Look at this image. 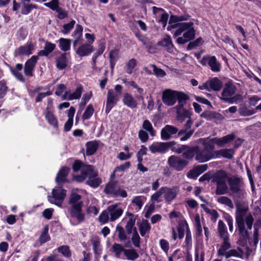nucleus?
I'll use <instances>...</instances> for the list:
<instances>
[{"label": "nucleus", "instance_id": "1", "mask_svg": "<svg viewBox=\"0 0 261 261\" xmlns=\"http://www.w3.org/2000/svg\"><path fill=\"white\" fill-rule=\"evenodd\" d=\"M248 208L245 207L240 208L239 209L240 214L237 215L236 218L239 235L238 244L242 246L246 244L247 240L249 239V230H251L254 222V218L251 214L248 215L244 219V216Z\"/></svg>", "mask_w": 261, "mask_h": 261}, {"label": "nucleus", "instance_id": "2", "mask_svg": "<svg viewBox=\"0 0 261 261\" xmlns=\"http://www.w3.org/2000/svg\"><path fill=\"white\" fill-rule=\"evenodd\" d=\"M56 182L57 186L52 191L51 195L48 196L49 202L58 206H61L65 195L64 189L65 182V168L62 167L57 174Z\"/></svg>", "mask_w": 261, "mask_h": 261}, {"label": "nucleus", "instance_id": "3", "mask_svg": "<svg viewBox=\"0 0 261 261\" xmlns=\"http://www.w3.org/2000/svg\"><path fill=\"white\" fill-rule=\"evenodd\" d=\"M176 109L177 118L180 122H182L186 118H188L186 124L178 134V136H181L180 140L185 141L190 139L194 133V129H191L193 121L191 118V113L183 107H175Z\"/></svg>", "mask_w": 261, "mask_h": 261}, {"label": "nucleus", "instance_id": "4", "mask_svg": "<svg viewBox=\"0 0 261 261\" xmlns=\"http://www.w3.org/2000/svg\"><path fill=\"white\" fill-rule=\"evenodd\" d=\"M236 91V86L232 81H228L224 84L220 99L229 104L242 102L243 100V96L240 94H235Z\"/></svg>", "mask_w": 261, "mask_h": 261}, {"label": "nucleus", "instance_id": "5", "mask_svg": "<svg viewBox=\"0 0 261 261\" xmlns=\"http://www.w3.org/2000/svg\"><path fill=\"white\" fill-rule=\"evenodd\" d=\"M200 140L204 147L202 150H200L198 147V151L195 156V160L200 163H203L216 158L215 145H213V142H211L210 138L200 139Z\"/></svg>", "mask_w": 261, "mask_h": 261}, {"label": "nucleus", "instance_id": "6", "mask_svg": "<svg viewBox=\"0 0 261 261\" xmlns=\"http://www.w3.org/2000/svg\"><path fill=\"white\" fill-rule=\"evenodd\" d=\"M194 23L192 22H182L171 26H168V30H171L172 29L177 28V30L174 34L175 37L180 35L183 32V37L186 39V41L188 42L193 39L195 36V31L192 27Z\"/></svg>", "mask_w": 261, "mask_h": 261}, {"label": "nucleus", "instance_id": "7", "mask_svg": "<svg viewBox=\"0 0 261 261\" xmlns=\"http://www.w3.org/2000/svg\"><path fill=\"white\" fill-rule=\"evenodd\" d=\"M227 181L231 192L230 195L234 198H240L243 196L244 190L242 189L244 182L242 178L232 176L227 178Z\"/></svg>", "mask_w": 261, "mask_h": 261}, {"label": "nucleus", "instance_id": "8", "mask_svg": "<svg viewBox=\"0 0 261 261\" xmlns=\"http://www.w3.org/2000/svg\"><path fill=\"white\" fill-rule=\"evenodd\" d=\"M98 173L92 165L86 164L83 166L80 175H73V178L77 182H82L89 178L96 177Z\"/></svg>", "mask_w": 261, "mask_h": 261}, {"label": "nucleus", "instance_id": "9", "mask_svg": "<svg viewBox=\"0 0 261 261\" xmlns=\"http://www.w3.org/2000/svg\"><path fill=\"white\" fill-rule=\"evenodd\" d=\"M104 192L106 194H111L114 197L120 196L125 198L127 196L126 191L121 189L115 181L108 182L105 187Z\"/></svg>", "mask_w": 261, "mask_h": 261}, {"label": "nucleus", "instance_id": "10", "mask_svg": "<svg viewBox=\"0 0 261 261\" xmlns=\"http://www.w3.org/2000/svg\"><path fill=\"white\" fill-rule=\"evenodd\" d=\"M175 144L176 142L174 141L168 142H154L149 146V149L152 153H165Z\"/></svg>", "mask_w": 261, "mask_h": 261}, {"label": "nucleus", "instance_id": "11", "mask_svg": "<svg viewBox=\"0 0 261 261\" xmlns=\"http://www.w3.org/2000/svg\"><path fill=\"white\" fill-rule=\"evenodd\" d=\"M83 205V202H81L79 204L72 205L69 210L70 217L75 219L78 224L83 222L85 220V215L82 212Z\"/></svg>", "mask_w": 261, "mask_h": 261}, {"label": "nucleus", "instance_id": "12", "mask_svg": "<svg viewBox=\"0 0 261 261\" xmlns=\"http://www.w3.org/2000/svg\"><path fill=\"white\" fill-rule=\"evenodd\" d=\"M169 165L177 171H181L188 164V162L176 155H171L168 160Z\"/></svg>", "mask_w": 261, "mask_h": 261}, {"label": "nucleus", "instance_id": "13", "mask_svg": "<svg viewBox=\"0 0 261 261\" xmlns=\"http://www.w3.org/2000/svg\"><path fill=\"white\" fill-rule=\"evenodd\" d=\"M200 63L203 66L208 64L214 72H217L220 70L221 65L217 61L215 56H204L200 61Z\"/></svg>", "mask_w": 261, "mask_h": 261}, {"label": "nucleus", "instance_id": "14", "mask_svg": "<svg viewBox=\"0 0 261 261\" xmlns=\"http://www.w3.org/2000/svg\"><path fill=\"white\" fill-rule=\"evenodd\" d=\"M119 99V94L115 93L112 89L108 90L105 110L107 114H108L112 108L116 105Z\"/></svg>", "mask_w": 261, "mask_h": 261}, {"label": "nucleus", "instance_id": "15", "mask_svg": "<svg viewBox=\"0 0 261 261\" xmlns=\"http://www.w3.org/2000/svg\"><path fill=\"white\" fill-rule=\"evenodd\" d=\"M176 91L167 89L163 91L162 99L164 103L168 106H172L176 103Z\"/></svg>", "mask_w": 261, "mask_h": 261}, {"label": "nucleus", "instance_id": "16", "mask_svg": "<svg viewBox=\"0 0 261 261\" xmlns=\"http://www.w3.org/2000/svg\"><path fill=\"white\" fill-rule=\"evenodd\" d=\"M110 215V221L114 222L118 219L122 214L123 210L119 206L118 204L109 205L107 208Z\"/></svg>", "mask_w": 261, "mask_h": 261}, {"label": "nucleus", "instance_id": "17", "mask_svg": "<svg viewBox=\"0 0 261 261\" xmlns=\"http://www.w3.org/2000/svg\"><path fill=\"white\" fill-rule=\"evenodd\" d=\"M38 60L36 56H33L25 63L24 68V72L27 76H33L35 65Z\"/></svg>", "mask_w": 261, "mask_h": 261}, {"label": "nucleus", "instance_id": "18", "mask_svg": "<svg viewBox=\"0 0 261 261\" xmlns=\"http://www.w3.org/2000/svg\"><path fill=\"white\" fill-rule=\"evenodd\" d=\"M162 188L164 198L167 202H170L176 197L178 193V189L177 187L172 188L163 187Z\"/></svg>", "mask_w": 261, "mask_h": 261}, {"label": "nucleus", "instance_id": "19", "mask_svg": "<svg viewBox=\"0 0 261 261\" xmlns=\"http://www.w3.org/2000/svg\"><path fill=\"white\" fill-rule=\"evenodd\" d=\"M178 129L174 126L166 125L162 128L161 133V138L163 140L170 139L173 135L178 133Z\"/></svg>", "mask_w": 261, "mask_h": 261}, {"label": "nucleus", "instance_id": "20", "mask_svg": "<svg viewBox=\"0 0 261 261\" xmlns=\"http://www.w3.org/2000/svg\"><path fill=\"white\" fill-rule=\"evenodd\" d=\"M34 45L31 43H28L23 46L17 48L15 51V56L21 55L29 56L32 54Z\"/></svg>", "mask_w": 261, "mask_h": 261}, {"label": "nucleus", "instance_id": "21", "mask_svg": "<svg viewBox=\"0 0 261 261\" xmlns=\"http://www.w3.org/2000/svg\"><path fill=\"white\" fill-rule=\"evenodd\" d=\"M209 92L212 90L219 91L223 87V83L217 77H213L207 81Z\"/></svg>", "mask_w": 261, "mask_h": 261}, {"label": "nucleus", "instance_id": "22", "mask_svg": "<svg viewBox=\"0 0 261 261\" xmlns=\"http://www.w3.org/2000/svg\"><path fill=\"white\" fill-rule=\"evenodd\" d=\"M94 51V48L89 44H85L80 46L76 50V54L80 57L88 56Z\"/></svg>", "mask_w": 261, "mask_h": 261}, {"label": "nucleus", "instance_id": "23", "mask_svg": "<svg viewBox=\"0 0 261 261\" xmlns=\"http://www.w3.org/2000/svg\"><path fill=\"white\" fill-rule=\"evenodd\" d=\"M122 100L124 104L128 108L134 109L137 107L138 103L137 100L128 93L124 94Z\"/></svg>", "mask_w": 261, "mask_h": 261}, {"label": "nucleus", "instance_id": "24", "mask_svg": "<svg viewBox=\"0 0 261 261\" xmlns=\"http://www.w3.org/2000/svg\"><path fill=\"white\" fill-rule=\"evenodd\" d=\"M198 151V146H195L190 147L187 145L185 151L183 152L182 156L187 159H192L195 155H197Z\"/></svg>", "mask_w": 261, "mask_h": 261}, {"label": "nucleus", "instance_id": "25", "mask_svg": "<svg viewBox=\"0 0 261 261\" xmlns=\"http://www.w3.org/2000/svg\"><path fill=\"white\" fill-rule=\"evenodd\" d=\"M223 243L218 251V255L219 256L225 255L226 251L231 247L230 243H229V237L222 238Z\"/></svg>", "mask_w": 261, "mask_h": 261}, {"label": "nucleus", "instance_id": "26", "mask_svg": "<svg viewBox=\"0 0 261 261\" xmlns=\"http://www.w3.org/2000/svg\"><path fill=\"white\" fill-rule=\"evenodd\" d=\"M158 45L165 48L169 53L173 51V44L170 36H167L164 39L158 42Z\"/></svg>", "mask_w": 261, "mask_h": 261}, {"label": "nucleus", "instance_id": "27", "mask_svg": "<svg viewBox=\"0 0 261 261\" xmlns=\"http://www.w3.org/2000/svg\"><path fill=\"white\" fill-rule=\"evenodd\" d=\"M227 173L223 170H219L212 177V181L217 184L226 181Z\"/></svg>", "mask_w": 261, "mask_h": 261}, {"label": "nucleus", "instance_id": "28", "mask_svg": "<svg viewBox=\"0 0 261 261\" xmlns=\"http://www.w3.org/2000/svg\"><path fill=\"white\" fill-rule=\"evenodd\" d=\"M86 154L92 155L94 154L98 148V143L96 141H89L86 143Z\"/></svg>", "mask_w": 261, "mask_h": 261}, {"label": "nucleus", "instance_id": "29", "mask_svg": "<svg viewBox=\"0 0 261 261\" xmlns=\"http://www.w3.org/2000/svg\"><path fill=\"white\" fill-rule=\"evenodd\" d=\"M233 151L231 149H222L219 150H216V158H219L221 156L230 159L233 157Z\"/></svg>", "mask_w": 261, "mask_h": 261}, {"label": "nucleus", "instance_id": "30", "mask_svg": "<svg viewBox=\"0 0 261 261\" xmlns=\"http://www.w3.org/2000/svg\"><path fill=\"white\" fill-rule=\"evenodd\" d=\"M176 101L178 100V105L176 107H183L186 103V101L189 99V97L184 92L176 91Z\"/></svg>", "mask_w": 261, "mask_h": 261}, {"label": "nucleus", "instance_id": "31", "mask_svg": "<svg viewBox=\"0 0 261 261\" xmlns=\"http://www.w3.org/2000/svg\"><path fill=\"white\" fill-rule=\"evenodd\" d=\"M56 45L49 42H46L44 49L40 50L38 53L40 56H47L55 48Z\"/></svg>", "mask_w": 261, "mask_h": 261}, {"label": "nucleus", "instance_id": "32", "mask_svg": "<svg viewBox=\"0 0 261 261\" xmlns=\"http://www.w3.org/2000/svg\"><path fill=\"white\" fill-rule=\"evenodd\" d=\"M244 255V252L243 250L238 247L237 249H231L226 252L225 255L226 258H228L231 256H234L240 258H243Z\"/></svg>", "mask_w": 261, "mask_h": 261}, {"label": "nucleus", "instance_id": "33", "mask_svg": "<svg viewBox=\"0 0 261 261\" xmlns=\"http://www.w3.org/2000/svg\"><path fill=\"white\" fill-rule=\"evenodd\" d=\"M77 189H73L70 196L69 203L72 205L80 203L82 201H80L82 196L77 193Z\"/></svg>", "mask_w": 261, "mask_h": 261}, {"label": "nucleus", "instance_id": "34", "mask_svg": "<svg viewBox=\"0 0 261 261\" xmlns=\"http://www.w3.org/2000/svg\"><path fill=\"white\" fill-rule=\"evenodd\" d=\"M218 231L220 238L229 237L226 226L222 220L218 221Z\"/></svg>", "mask_w": 261, "mask_h": 261}, {"label": "nucleus", "instance_id": "35", "mask_svg": "<svg viewBox=\"0 0 261 261\" xmlns=\"http://www.w3.org/2000/svg\"><path fill=\"white\" fill-rule=\"evenodd\" d=\"M83 34V27L80 24L76 26V29L73 33V36L75 38L73 41V46L75 47L77 42L81 40Z\"/></svg>", "mask_w": 261, "mask_h": 261}, {"label": "nucleus", "instance_id": "36", "mask_svg": "<svg viewBox=\"0 0 261 261\" xmlns=\"http://www.w3.org/2000/svg\"><path fill=\"white\" fill-rule=\"evenodd\" d=\"M151 226L149 222L146 220H143L139 225V230L140 234L143 237L146 233H148L150 230Z\"/></svg>", "mask_w": 261, "mask_h": 261}, {"label": "nucleus", "instance_id": "37", "mask_svg": "<svg viewBox=\"0 0 261 261\" xmlns=\"http://www.w3.org/2000/svg\"><path fill=\"white\" fill-rule=\"evenodd\" d=\"M228 188L226 185V181L217 184L216 190V195H223L228 193Z\"/></svg>", "mask_w": 261, "mask_h": 261}, {"label": "nucleus", "instance_id": "38", "mask_svg": "<svg viewBox=\"0 0 261 261\" xmlns=\"http://www.w3.org/2000/svg\"><path fill=\"white\" fill-rule=\"evenodd\" d=\"M75 112V109L71 107L70 108L69 111L68 112V120L67 122H66V132L69 131L73 124V117L74 116V113Z\"/></svg>", "mask_w": 261, "mask_h": 261}, {"label": "nucleus", "instance_id": "39", "mask_svg": "<svg viewBox=\"0 0 261 261\" xmlns=\"http://www.w3.org/2000/svg\"><path fill=\"white\" fill-rule=\"evenodd\" d=\"M45 118L49 124L54 128L58 127V121L54 115L51 112H47L45 114Z\"/></svg>", "mask_w": 261, "mask_h": 261}, {"label": "nucleus", "instance_id": "40", "mask_svg": "<svg viewBox=\"0 0 261 261\" xmlns=\"http://www.w3.org/2000/svg\"><path fill=\"white\" fill-rule=\"evenodd\" d=\"M91 242L93 246V250L95 253H100V249L99 247L100 246V238L98 236H94L91 239Z\"/></svg>", "mask_w": 261, "mask_h": 261}, {"label": "nucleus", "instance_id": "41", "mask_svg": "<svg viewBox=\"0 0 261 261\" xmlns=\"http://www.w3.org/2000/svg\"><path fill=\"white\" fill-rule=\"evenodd\" d=\"M185 227L186 228V230L187 229V228H189L188 225L186 221L179 222L177 230L178 238L180 239L183 238L184 236Z\"/></svg>", "mask_w": 261, "mask_h": 261}, {"label": "nucleus", "instance_id": "42", "mask_svg": "<svg viewBox=\"0 0 261 261\" xmlns=\"http://www.w3.org/2000/svg\"><path fill=\"white\" fill-rule=\"evenodd\" d=\"M142 128L148 132L151 136H155V131L153 129L152 124L149 120H145L143 121Z\"/></svg>", "mask_w": 261, "mask_h": 261}, {"label": "nucleus", "instance_id": "43", "mask_svg": "<svg viewBox=\"0 0 261 261\" xmlns=\"http://www.w3.org/2000/svg\"><path fill=\"white\" fill-rule=\"evenodd\" d=\"M217 201L222 204L225 205L230 208H233V204L231 200L226 196H221L217 199Z\"/></svg>", "mask_w": 261, "mask_h": 261}, {"label": "nucleus", "instance_id": "44", "mask_svg": "<svg viewBox=\"0 0 261 261\" xmlns=\"http://www.w3.org/2000/svg\"><path fill=\"white\" fill-rule=\"evenodd\" d=\"M82 91V87L81 86L78 87L74 92L69 94L68 99L71 100L80 98L81 96Z\"/></svg>", "mask_w": 261, "mask_h": 261}, {"label": "nucleus", "instance_id": "45", "mask_svg": "<svg viewBox=\"0 0 261 261\" xmlns=\"http://www.w3.org/2000/svg\"><path fill=\"white\" fill-rule=\"evenodd\" d=\"M239 112L241 116H249L255 114L256 111L248 109L246 106H242L239 108Z\"/></svg>", "mask_w": 261, "mask_h": 261}, {"label": "nucleus", "instance_id": "46", "mask_svg": "<svg viewBox=\"0 0 261 261\" xmlns=\"http://www.w3.org/2000/svg\"><path fill=\"white\" fill-rule=\"evenodd\" d=\"M124 255L129 260H134L139 257L138 253L134 249H127L124 251Z\"/></svg>", "mask_w": 261, "mask_h": 261}, {"label": "nucleus", "instance_id": "47", "mask_svg": "<svg viewBox=\"0 0 261 261\" xmlns=\"http://www.w3.org/2000/svg\"><path fill=\"white\" fill-rule=\"evenodd\" d=\"M105 49V42L104 41H101L99 45H98V48L97 51L96 53L94 54L92 57V61L93 62L95 63V62L96 61L97 58L101 55L104 51Z\"/></svg>", "mask_w": 261, "mask_h": 261}, {"label": "nucleus", "instance_id": "48", "mask_svg": "<svg viewBox=\"0 0 261 261\" xmlns=\"http://www.w3.org/2000/svg\"><path fill=\"white\" fill-rule=\"evenodd\" d=\"M86 184L93 188H96L99 186L101 182L100 178L96 177L89 178L86 180Z\"/></svg>", "mask_w": 261, "mask_h": 261}, {"label": "nucleus", "instance_id": "49", "mask_svg": "<svg viewBox=\"0 0 261 261\" xmlns=\"http://www.w3.org/2000/svg\"><path fill=\"white\" fill-rule=\"evenodd\" d=\"M136 218H129L125 225V229L127 234H129L133 232L134 228L135 227V224Z\"/></svg>", "mask_w": 261, "mask_h": 261}, {"label": "nucleus", "instance_id": "50", "mask_svg": "<svg viewBox=\"0 0 261 261\" xmlns=\"http://www.w3.org/2000/svg\"><path fill=\"white\" fill-rule=\"evenodd\" d=\"M140 238L139 236V234L137 232V228L134 227L133 229V234L132 238V241L134 244V245L136 247H140Z\"/></svg>", "mask_w": 261, "mask_h": 261}, {"label": "nucleus", "instance_id": "51", "mask_svg": "<svg viewBox=\"0 0 261 261\" xmlns=\"http://www.w3.org/2000/svg\"><path fill=\"white\" fill-rule=\"evenodd\" d=\"M113 251L115 253V255L117 257H120L122 252L125 250L123 246L119 244L115 243L112 246Z\"/></svg>", "mask_w": 261, "mask_h": 261}, {"label": "nucleus", "instance_id": "52", "mask_svg": "<svg viewBox=\"0 0 261 261\" xmlns=\"http://www.w3.org/2000/svg\"><path fill=\"white\" fill-rule=\"evenodd\" d=\"M163 194V188H160L158 191L151 196V201L153 202H160L162 201L161 197Z\"/></svg>", "mask_w": 261, "mask_h": 261}, {"label": "nucleus", "instance_id": "53", "mask_svg": "<svg viewBox=\"0 0 261 261\" xmlns=\"http://www.w3.org/2000/svg\"><path fill=\"white\" fill-rule=\"evenodd\" d=\"M137 66V61L135 59H132L126 63V72L132 74L134 69Z\"/></svg>", "mask_w": 261, "mask_h": 261}, {"label": "nucleus", "instance_id": "54", "mask_svg": "<svg viewBox=\"0 0 261 261\" xmlns=\"http://www.w3.org/2000/svg\"><path fill=\"white\" fill-rule=\"evenodd\" d=\"M99 221L102 224H105L110 220V215L107 210L103 211L99 216Z\"/></svg>", "mask_w": 261, "mask_h": 261}, {"label": "nucleus", "instance_id": "55", "mask_svg": "<svg viewBox=\"0 0 261 261\" xmlns=\"http://www.w3.org/2000/svg\"><path fill=\"white\" fill-rule=\"evenodd\" d=\"M94 109L91 105H89L84 113L82 118L84 120L89 119L94 113Z\"/></svg>", "mask_w": 261, "mask_h": 261}, {"label": "nucleus", "instance_id": "56", "mask_svg": "<svg viewBox=\"0 0 261 261\" xmlns=\"http://www.w3.org/2000/svg\"><path fill=\"white\" fill-rule=\"evenodd\" d=\"M188 16H177L175 15H172L169 20V24L170 25H172V23L182 21L184 20H186L188 19Z\"/></svg>", "mask_w": 261, "mask_h": 261}, {"label": "nucleus", "instance_id": "57", "mask_svg": "<svg viewBox=\"0 0 261 261\" xmlns=\"http://www.w3.org/2000/svg\"><path fill=\"white\" fill-rule=\"evenodd\" d=\"M116 231H118V238L120 241H122L127 239V236L124 228L122 226L118 225L116 227Z\"/></svg>", "mask_w": 261, "mask_h": 261}, {"label": "nucleus", "instance_id": "58", "mask_svg": "<svg viewBox=\"0 0 261 261\" xmlns=\"http://www.w3.org/2000/svg\"><path fill=\"white\" fill-rule=\"evenodd\" d=\"M145 198L141 196H136L132 200V203L138 206L139 210H140L143 205V201Z\"/></svg>", "mask_w": 261, "mask_h": 261}, {"label": "nucleus", "instance_id": "59", "mask_svg": "<svg viewBox=\"0 0 261 261\" xmlns=\"http://www.w3.org/2000/svg\"><path fill=\"white\" fill-rule=\"evenodd\" d=\"M48 228L47 226H46L40 237V241L41 243H44L49 240L50 238L48 234Z\"/></svg>", "mask_w": 261, "mask_h": 261}, {"label": "nucleus", "instance_id": "60", "mask_svg": "<svg viewBox=\"0 0 261 261\" xmlns=\"http://www.w3.org/2000/svg\"><path fill=\"white\" fill-rule=\"evenodd\" d=\"M210 141H211V142H213V145H215V144H216L218 146L220 147H222L226 144L223 137L210 138Z\"/></svg>", "mask_w": 261, "mask_h": 261}, {"label": "nucleus", "instance_id": "61", "mask_svg": "<svg viewBox=\"0 0 261 261\" xmlns=\"http://www.w3.org/2000/svg\"><path fill=\"white\" fill-rule=\"evenodd\" d=\"M8 87L4 80L0 81V98H3L7 91Z\"/></svg>", "mask_w": 261, "mask_h": 261}, {"label": "nucleus", "instance_id": "62", "mask_svg": "<svg viewBox=\"0 0 261 261\" xmlns=\"http://www.w3.org/2000/svg\"><path fill=\"white\" fill-rule=\"evenodd\" d=\"M57 67L60 69H64L65 67V55L64 54L57 60Z\"/></svg>", "mask_w": 261, "mask_h": 261}, {"label": "nucleus", "instance_id": "63", "mask_svg": "<svg viewBox=\"0 0 261 261\" xmlns=\"http://www.w3.org/2000/svg\"><path fill=\"white\" fill-rule=\"evenodd\" d=\"M45 6L48 7L53 10L59 11V7L58 6V0H52L51 2L46 3L44 4Z\"/></svg>", "mask_w": 261, "mask_h": 261}, {"label": "nucleus", "instance_id": "64", "mask_svg": "<svg viewBox=\"0 0 261 261\" xmlns=\"http://www.w3.org/2000/svg\"><path fill=\"white\" fill-rule=\"evenodd\" d=\"M202 39L201 37L198 38L196 40L193 42H190L187 46L188 50L193 49L195 47L197 46L199 44L201 43Z\"/></svg>", "mask_w": 261, "mask_h": 261}]
</instances>
